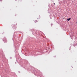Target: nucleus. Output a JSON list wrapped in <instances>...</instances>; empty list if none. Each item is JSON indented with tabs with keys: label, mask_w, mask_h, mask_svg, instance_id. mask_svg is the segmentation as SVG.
Here are the masks:
<instances>
[{
	"label": "nucleus",
	"mask_w": 77,
	"mask_h": 77,
	"mask_svg": "<svg viewBox=\"0 0 77 77\" xmlns=\"http://www.w3.org/2000/svg\"><path fill=\"white\" fill-rule=\"evenodd\" d=\"M70 20H71V18H70L68 19L67 20L68 21H69Z\"/></svg>",
	"instance_id": "1"
},
{
	"label": "nucleus",
	"mask_w": 77,
	"mask_h": 77,
	"mask_svg": "<svg viewBox=\"0 0 77 77\" xmlns=\"http://www.w3.org/2000/svg\"><path fill=\"white\" fill-rule=\"evenodd\" d=\"M35 23H36V22H37L38 21H37L36 20H35Z\"/></svg>",
	"instance_id": "2"
},
{
	"label": "nucleus",
	"mask_w": 77,
	"mask_h": 77,
	"mask_svg": "<svg viewBox=\"0 0 77 77\" xmlns=\"http://www.w3.org/2000/svg\"><path fill=\"white\" fill-rule=\"evenodd\" d=\"M54 5H55V3H54Z\"/></svg>",
	"instance_id": "3"
}]
</instances>
